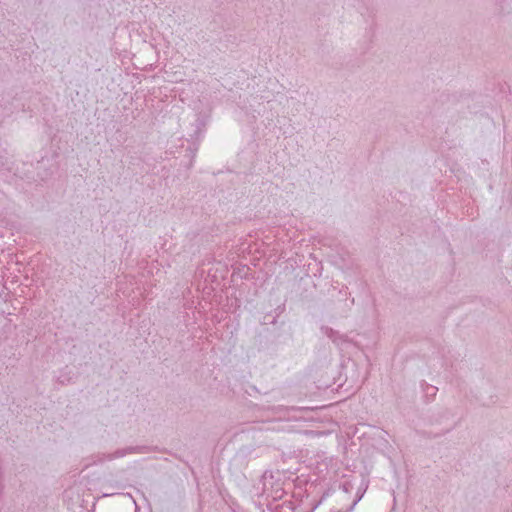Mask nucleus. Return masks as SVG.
Instances as JSON below:
<instances>
[{
    "label": "nucleus",
    "instance_id": "1",
    "mask_svg": "<svg viewBox=\"0 0 512 512\" xmlns=\"http://www.w3.org/2000/svg\"><path fill=\"white\" fill-rule=\"evenodd\" d=\"M125 455V452L124 451H117L114 455V457H122Z\"/></svg>",
    "mask_w": 512,
    "mask_h": 512
}]
</instances>
